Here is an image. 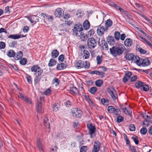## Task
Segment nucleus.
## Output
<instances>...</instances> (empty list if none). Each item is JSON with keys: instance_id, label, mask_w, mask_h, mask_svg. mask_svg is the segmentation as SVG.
I'll list each match as a JSON object with an SVG mask.
<instances>
[{"instance_id": "f257e3e1", "label": "nucleus", "mask_w": 152, "mask_h": 152, "mask_svg": "<svg viewBox=\"0 0 152 152\" xmlns=\"http://www.w3.org/2000/svg\"><path fill=\"white\" fill-rule=\"evenodd\" d=\"M110 53L115 57L121 55L125 50L123 45L120 44L118 47L113 46L110 48Z\"/></svg>"}, {"instance_id": "f03ea898", "label": "nucleus", "mask_w": 152, "mask_h": 152, "mask_svg": "<svg viewBox=\"0 0 152 152\" xmlns=\"http://www.w3.org/2000/svg\"><path fill=\"white\" fill-rule=\"evenodd\" d=\"M72 115L76 118H80L83 114V112L80 109L77 108H72L71 109Z\"/></svg>"}, {"instance_id": "7ed1b4c3", "label": "nucleus", "mask_w": 152, "mask_h": 152, "mask_svg": "<svg viewBox=\"0 0 152 152\" xmlns=\"http://www.w3.org/2000/svg\"><path fill=\"white\" fill-rule=\"evenodd\" d=\"M31 71L32 72H35L34 74L38 76H40L43 72V70L37 65L32 66L31 68Z\"/></svg>"}, {"instance_id": "20e7f679", "label": "nucleus", "mask_w": 152, "mask_h": 152, "mask_svg": "<svg viewBox=\"0 0 152 152\" xmlns=\"http://www.w3.org/2000/svg\"><path fill=\"white\" fill-rule=\"evenodd\" d=\"M83 30L82 25L80 24H76L72 29L73 32L75 34L77 37L79 36L80 34H81V33L83 32Z\"/></svg>"}, {"instance_id": "39448f33", "label": "nucleus", "mask_w": 152, "mask_h": 152, "mask_svg": "<svg viewBox=\"0 0 152 152\" xmlns=\"http://www.w3.org/2000/svg\"><path fill=\"white\" fill-rule=\"evenodd\" d=\"M87 127L89 131V134L90 137L92 138L95 137V131L96 128L95 126L93 125L91 123H89L87 124Z\"/></svg>"}, {"instance_id": "423d86ee", "label": "nucleus", "mask_w": 152, "mask_h": 152, "mask_svg": "<svg viewBox=\"0 0 152 152\" xmlns=\"http://www.w3.org/2000/svg\"><path fill=\"white\" fill-rule=\"evenodd\" d=\"M44 101V98L40 96L39 97V99L37 100L36 108L37 112L39 113H42L43 112V109L41 107V102Z\"/></svg>"}, {"instance_id": "0eeeda50", "label": "nucleus", "mask_w": 152, "mask_h": 152, "mask_svg": "<svg viewBox=\"0 0 152 152\" xmlns=\"http://www.w3.org/2000/svg\"><path fill=\"white\" fill-rule=\"evenodd\" d=\"M97 45V42L95 40L93 37H91L88 39L87 41V45L89 48L93 49Z\"/></svg>"}, {"instance_id": "6e6552de", "label": "nucleus", "mask_w": 152, "mask_h": 152, "mask_svg": "<svg viewBox=\"0 0 152 152\" xmlns=\"http://www.w3.org/2000/svg\"><path fill=\"white\" fill-rule=\"evenodd\" d=\"M108 30L107 28H104V26L101 25H100L98 26L97 29V32L99 36H102L104 34L105 31H107Z\"/></svg>"}, {"instance_id": "1a4fd4ad", "label": "nucleus", "mask_w": 152, "mask_h": 152, "mask_svg": "<svg viewBox=\"0 0 152 152\" xmlns=\"http://www.w3.org/2000/svg\"><path fill=\"white\" fill-rule=\"evenodd\" d=\"M108 92L113 100H115L118 99V95L115 91L114 89V88L112 87L109 89L108 90Z\"/></svg>"}, {"instance_id": "9d476101", "label": "nucleus", "mask_w": 152, "mask_h": 152, "mask_svg": "<svg viewBox=\"0 0 152 152\" xmlns=\"http://www.w3.org/2000/svg\"><path fill=\"white\" fill-rule=\"evenodd\" d=\"M18 97L21 99L24 100L26 103L29 104H31L32 101L31 99L26 97L22 93H19Z\"/></svg>"}, {"instance_id": "9b49d317", "label": "nucleus", "mask_w": 152, "mask_h": 152, "mask_svg": "<svg viewBox=\"0 0 152 152\" xmlns=\"http://www.w3.org/2000/svg\"><path fill=\"white\" fill-rule=\"evenodd\" d=\"M150 63V61L148 58H141V63L140 66L142 65L143 66H147L149 65Z\"/></svg>"}, {"instance_id": "f8f14e48", "label": "nucleus", "mask_w": 152, "mask_h": 152, "mask_svg": "<svg viewBox=\"0 0 152 152\" xmlns=\"http://www.w3.org/2000/svg\"><path fill=\"white\" fill-rule=\"evenodd\" d=\"M100 143L98 141H96L94 142V148L92 151V152H97L100 150Z\"/></svg>"}, {"instance_id": "ddd939ff", "label": "nucleus", "mask_w": 152, "mask_h": 152, "mask_svg": "<svg viewBox=\"0 0 152 152\" xmlns=\"http://www.w3.org/2000/svg\"><path fill=\"white\" fill-rule=\"evenodd\" d=\"M62 10L61 8H58L56 9L54 12V14L56 17H61L63 15Z\"/></svg>"}, {"instance_id": "4468645a", "label": "nucleus", "mask_w": 152, "mask_h": 152, "mask_svg": "<svg viewBox=\"0 0 152 152\" xmlns=\"http://www.w3.org/2000/svg\"><path fill=\"white\" fill-rule=\"evenodd\" d=\"M107 42L108 43L111 45H113L115 43V40L112 36H108L107 38Z\"/></svg>"}, {"instance_id": "2eb2a0df", "label": "nucleus", "mask_w": 152, "mask_h": 152, "mask_svg": "<svg viewBox=\"0 0 152 152\" xmlns=\"http://www.w3.org/2000/svg\"><path fill=\"white\" fill-rule=\"evenodd\" d=\"M37 144L38 148H39V151H40L44 152V150L43 149V145L42 143V141L40 139H38L37 140Z\"/></svg>"}, {"instance_id": "dca6fc26", "label": "nucleus", "mask_w": 152, "mask_h": 152, "mask_svg": "<svg viewBox=\"0 0 152 152\" xmlns=\"http://www.w3.org/2000/svg\"><path fill=\"white\" fill-rule=\"evenodd\" d=\"M142 117L145 119V121L143 122V125L148 126L149 125V124L147 122V121L148 120V119L149 118V116L145 114L142 115Z\"/></svg>"}, {"instance_id": "f3484780", "label": "nucleus", "mask_w": 152, "mask_h": 152, "mask_svg": "<svg viewBox=\"0 0 152 152\" xmlns=\"http://www.w3.org/2000/svg\"><path fill=\"white\" fill-rule=\"evenodd\" d=\"M84 66V63L81 60H79L77 61L75 64V66L77 69H81Z\"/></svg>"}, {"instance_id": "a211bd4d", "label": "nucleus", "mask_w": 152, "mask_h": 152, "mask_svg": "<svg viewBox=\"0 0 152 152\" xmlns=\"http://www.w3.org/2000/svg\"><path fill=\"white\" fill-rule=\"evenodd\" d=\"M132 40L130 38L126 39L124 41L125 45L127 47L131 46L132 44Z\"/></svg>"}, {"instance_id": "6ab92c4d", "label": "nucleus", "mask_w": 152, "mask_h": 152, "mask_svg": "<svg viewBox=\"0 0 152 152\" xmlns=\"http://www.w3.org/2000/svg\"><path fill=\"white\" fill-rule=\"evenodd\" d=\"M44 124L46 127L49 129L50 124L49 122L48 117L47 115H45L44 119Z\"/></svg>"}, {"instance_id": "aec40b11", "label": "nucleus", "mask_w": 152, "mask_h": 152, "mask_svg": "<svg viewBox=\"0 0 152 152\" xmlns=\"http://www.w3.org/2000/svg\"><path fill=\"white\" fill-rule=\"evenodd\" d=\"M101 42L102 43L101 46L102 49L104 50H107L108 49V47L107 45V43L105 42V41L104 39H102Z\"/></svg>"}, {"instance_id": "412c9836", "label": "nucleus", "mask_w": 152, "mask_h": 152, "mask_svg": "<svg viewBox=\"0 0 152 152\" xmlns=\"http://www.w3.org/2000/svg\"><path fill=\"white\" fill-rule=\"evenodd\" d=\"M66 67V64L61 63L60 64H58L56 66V69L58 70H61L65 69Z\"/></svg>"}, {"instance_id": "4be33fe9", "label": "nucleus", "mask_w": 152, "mask_h": 152, "mask_svg": "<svg viewBox=\"0 0 152 152\" xmlns=\"http://www.w3.org/2000/svg\"><path fill=\"white\" fill-rule=\"evenodd\" d=\"M134 57V55L133 53H128L126 54L125 58L127 60H132Z\"/></svg>"}, {"instance_id": "5701e85b", "label": "nucleus", "mask_w": 152, "mask_h": 152, "mask_svg": "<svg viewBox=\"0 0 152 152\" xmlns=\"http://www.w3.org/2000/svg\"><path fill=\"white\" fill-rule=\"evenodd\" d=\"M133 61L134 62L136 63L137 64L138 66H140V63H141V58H140L139 57L137 56H136L133 59Z\"/></svg>"}, {"instance_id": "b1692460", "label": "nucleus", "mask_w": 152, "mask_h": 152, "mask_svg": "<svg viewBox=\"0 0 152 152\" xmlns=\"http://www.w3.org/2000/svg\"><path fill=\"white\" fill-rule=\"evenodd\" d=\"M23 56V53L21 51L18 52L16 53L15 59L16 60H18L21 59Z\"/></svg>"}, {"instance_id": "393cba45", "label": "nucleus", "mask_w": 152, "mask_h": 152, "mask_svg": "<svg viewBox=\"0 0 152 152\" xmlns=\"http://www.w3.org/2000/svg\"><path fill=\"white\" fill-rule=\"evenodd\" d=\"M69 91L71 94H77L79 92L77 89L75 87H70Z\"/></svg>"}, {"instance_id": "a878e982", "label": "nucleus", "mask_w": 152, "mask_h": 152, "mask_svg": "<svg viewBox=\"0 0 152 152\" xmlns=\"http://www.w3.org/2000/svg\"><path fill=\"white\" fill-rule=\"evenodd\" d=\"M78 37H80L82 41H85L88 37L87 35H85L83 32L81 33V34H80V35Z\"/></svg>"}, {"instance_id": "bb28decb", "label": "nucleus", "mask_w": 152, "mask_h": 152, "mask_svg": "<svg viewBox=\"0 0 152 152\" xmlns=\"http://www.w3.org/2000/svg\"><path fill=\"white\" fill-rule=\"evenodd\" d=\"M136 49L139 51L140 53L144 54L147 53V51L146 50L143 49L140 47V46L137 45L136 46Z\"/></svg>"}, {"instance_id": "cd10ccee", "label": "nucleus", "mask_w": 152, "mask_h": 152, "mask_svg": "<svg viewBox=\"0 0 152 152\" xmlns=\"http://www.w3.org/2000/svg\"><path fill=\"white\" fill-rule=\"evenodd\" d=\"M59 52L57 50H53L51 52V56L52 57L55 58H56L59 55Z\"/></svg>"}, {"instance_id": "c85d7f7f", "label": "nucleus", "mask_w": 152, "mask_h": 152, "mask_svg": "<svg viewBox=\"0 0 152 152\" xmlns=\"http://www.w3.org/2000/svg\"><path fill=\"white\" fill-rule=\"evenodd\" d=\"M83 26L84 29L85 30H87L89 28L90 25L88 20H86L84 21L83 23Z\"/></svg>"}, {"instance_id": "c756f323", "label": "nucleus", "mask_w": 152, "mask_h": 152, "mask_svg": "<svg viewBox=\"0 0 152 152\" xmlns=\"http://www.w3.org/2000/svg\"><path fill=\"white\" fill-rule=\"evenodd\" d=\"M112 23L113 22L110 19L107 20L105 21V28H108V27H110L112 25Z\"/></svg>"}, {"instance_id": "7c9ffc66", "label": "nucleus", "mask_w": 152, "mask_h": 152, "mask_svg": "<svg viewBox=\"0 0 152 152\" xmlns=\"http://www.w3.org/2000/svg\"><path fill=\"white\" fill-rule=\"evenodd\" d=\"M15 55V51L12 50H10L7 52V55L9 57H14Z\"/></svg>"}, {"instance_id": "2f4dec72", "label": "nucleus", "mask_w": 152, "mask_h": 152, "mask_svg": "<svg viewBox=\"0 0 152 152\" xmlns=\"http://www.w3.org/2000/svg\"><path fill=\"white\" fill-rule=\"evenodd\" d=\"M97 90V88L96 87L91 88L89 91V92L92 94H94Z\"/></svg>"}, {"instance_id": "473e14b6", "label": "nucleus", "mask_w": 152, "mask_h": 152, "mask_svg": "<svg viewBox=\"0 0 152 152\" xmlns=\"http://www.w3.org/2000/svg\"><path fill=\"white\" fill-rule=\"evenodd\" d=\"M83 57L85 59L88 58L90 56L89 52L87 50H84L83 51Z\"/></svg>"}, {"instance_id": "72a5a7b5", "label": "nucleus", "mask_w": 152, "mask_h": 152, "mask_svg": "<svg viewBox=\"0 0 152 152\" xmlns=\"http://www.w3.org/2000/svg\"><path fill=\"white\" fill-rule=\"evenodd\" d=\"M20 36L17 34L10 35L8 37V38L13 39H18L20 38Z\"/></svg>"}, {"instance_id": "f704fd0d", "label": "nucleus", "mask_w": 152, "mask_h": 152, "mask_svg": "<svg viewBox=\"0 0 152 152\" xmlns=\"http://www.w3.org/2000/svg\"><path fill=\"white\" fill-rule=\"evenodd\" d=\"M107 110L108 113H113L114 111H115V109L114 106H110L108 107Z\"/></svg>"}, {"instance_id": "c9c22d12", "label": "nucleus", "mask_w": 152, "mask_h": 152, "mask_svg": "<svg viewBox=\"0 0 152 152\" xmlns=\"http://www.w3.org/2000/svg\"><path fill=\"white\" fill-rule=\"evenodd\" d=\"M56 61L55 59L52 58L50 59L48 63V66H52L55 65Z\"/></svg>"}, {"instance_id": "e433bc0d", "label": "nucleus", "mask_w": 152, "mask_h": 152, "mask_svg": "<svg viewBox=\"0 0 152 152\" xmlns=\"http://www.w3.org/2000/svg\"><path fill=\"white\" fill-rule=\"evenodd\" d=\"M103 82L102 80H98L95 82L96 85L98 87H101L103 84Z\"/></svg>"}, {"instance_id": "4c0bfd02", "label": "nucleus", "mask_w": 152, "mask_h": 152, "mask_svg": "<svg viewBox=\"0 0 152 152\" xmlns=\"http://www.w3.org/2000/svg\"><path fill=\"white\" fill-rule=\"evenodd\" d=\"M59 106L58 104L55 103L53 105V111L56 112L57 111L59 108Z\"/></svg>"}, {"instance_id": "58836bf2", "label": "nucleus", "mask_w": 152, "mask_h": 152, "mask_svg": "<svg viewBox=\"0 0 152 152\" xmlns=\"http://www.w3.org/2000/svg\"><path fill=\"white\" fill-rule=\"evenodd\" d=\"M101 102L103 105H108L109 103V101L107 99L103 98L101 99Z\"/></svg>"}, {"instance_id": "ea45409f", "label": "nucleus", "mask_w": 152, "mask_h": 152, "mask_svg": "<svg viewBox=\"0 0 152 152\" xmlns=\"http://www.w3.org/2000/svg\"><path fill=\"white\" fill-rule=\"evenodd\" d=\"M96 60L97 62V64H100L102 61V56H97L96 58Z\"/></svg>"}, {"instance_id": "a19ab883", "label": "nucleus", "mask_w": 152, "mask_h": 152, "mask_svg": "<svg viewBox=\"0 0 152 152\" xmlns=\"http://www.w3.org/2000/svg\"><path fill=\"white\" fill-rule=\"evenodd\" d=\"M147 129L145 127H143L141 128L140 130V132L143 135L145 134L147 132Z\"/></svg>"}, {"instance_id": "79ce46f5", "label": "nucleus", "mask_w": 152, "mask_h": 152, "mask_svg": "<svg viewBox=\"0 0 152 152\" xmlns=\"http://www.w3.org/2000/svg\"><path fill=\"white\" fill-rule=\"evenodd\" d=\"M120 33L118 31H116L114 33V37L117 40L119 39L120 37Z\"/></svg>"}, {"instance_id": "37998d69", "label": "nucleus", "mask_w": 152, "mask_h": 152, "mask_svg": "<svg viewBox=\"0 0 152 152\" xmlns=\"http://www.w3.org/2000/svg\"><path fill=\"white\" fill-rule=\"evenodd\" d=\"M123 110L124 113L127 115H131L132 112H130L128 110L127 108L125 107L123 108Z\"/></svg>"}, {"instance_id": "c03bdc74", "label": "nucleus", "mask_w": 152, "mask_h": 152, "mask_svg": "<svg viewBox=\"0 0 152 152\" xmlns=\"http://www.w3.org/2000/svg\"><path fill=\"white\" fill-rule=\"evenodd\" d=\"M143 84L144 83L142 82L141 81H139L136 83L135 85V86L136 88H142Z\"/></svg>"}, {"instance_id": "a18cd8bd", "label": "nucleus", "mask_w": 152, "mask_h": 152, "mask_svg": "<svg viewBox=\"0 0 152 152\" xmlns=\"http://www.w3.org/2000/svg\"><path fill=\"white\" fill-rule=\"evenodd\" d=\"M27 62V60L25 58H22L20 61V64L22 65H25Z\"/></svg>"}, {"instance_id": "49530a36", "label": "nucleus", "mask_w": 152, "mask_h": 152, "mask_svg": "<svg viewBox=\"0 0 152 152\" xmlns=\"http://www.w3.org/2000/svg\"><path fill=\"white\" fill-rule=\"evenodd\" d=\"M39 77L36 75L34 79V83L35 84H37L39 83L41 79V77Z\"/></svg>"}, {"instance_id": "de8ad7c7", "label": "nucleus", "mask_w": 152, "mask_h": 152, "mask_svg": "<svg viewBox=\"0 0 152 152\" xmlns=\"http://www.w3.org/2000/svg\"><path fill=\"white\" fill-rule=\"evenodd\" d=\"M132 140L134 142L136 145H137L139 143L138 138L137 137L135 136L132 137Z\"/></svg>"}, {"instance_id": "09e8293b", "label": "nucleus", "mask_w": 152, "mask_h": 152, "mask_svg": "<svg viewBox=\"0 0 152 152\" xmlns=\"http://www.w3.org/2000/svg\"><path fill=\"white\" fill-rule=\"evenodd\" d=\"M94 34V31L93 29H91L88 31L87 34L88 37L93 36Z\"/></svg>"}, {"instance_id": "8fccbe9b", "label": "nucleus", "mask_w": 152, "mask_h": 152, "mask_svg": "<svg viewBox=\"0 0 152 152\" xmlns=\"http://www.w3.org/2000/svg\"><path fill=\"white\" fill-rule=\"evenodd\" d=\"M26 76L28 83L29 84L31 83H32V80L31 76L28 74L26 75Z\"/></svg>"}, {"instance_id": "3c124183", "label": "nucleus", "mask_w": 152, "mask_h": 152, "mask_svg": "<svg viewBox=\"0 0 152 152\" xmlns=\"http://www.w3.org/2000/svg\"><path fill=\"white\" fill-rule=\"evenodd\" d=\"M83 14V11L81 10H79L77 11L76 15L77 16V17L80 18L81 17L82 15Z\"/></svg>"}, {"instance_id": "603ef678", "label": "nucleus", "mask_w": 152, "mask_h": 152, "mask_svg": "<svg viewBox=\"0 0 152 152\" xmlns=\"http://www.w3.org/2000/svg\"><path fill=\"white\" fill-rule=\"evenodd\" d=\"M116 120L117 122L120 123L124 120V118L121 115H119L117 117Z\"/></svg>"}, {"instance_id": "864d4df0", "label": "nucleus", "mask_w": 152, "mask_h": 152, "mask_svg": "<svg viewBox=\"0 0 152 152\" xmlns=\"http://www.w3.org/2000/svg\"><path fill=\"white\" fill-rule=\"evenodd\" d=\"M142 88L143 91H148L149 89V87L147 85L144 84Z\"/></svg>"}, {"instance_id": "5fc2aeb1", "label": "nucleus", "mask_w": 152, "mask_h": 152, "mask_svg": "<svg viewBox=\"0 0 152 152\" xmlns=\"http://www.w3.org/2000/svg\"><path fill=\"white\" fill-rule=\"evenodd\" d=\"M25 17L27 18L31 23H34V19L33 17V16L31 17L26 16Z\"/></svg>"}, {"instance_id": "6e6d98bb", "label": "nucleus", "mask_w": 152, "mask_h": 152, "mask_svg": "<svg viewBox=\"0 0 152 152\" xmlns=\"http://www.w3.org/2000/svg\"><path fill=\"white\" fill-rule=\"evenodd\" d=\"M59 80L57 78H55L53 80V83H56V86L58 85L59 84Z\"/></svg>"}, {"instance_id": "4d7b16f0", "label": "nucleus", "mask_w": 152, "mask_h": 152, "mask_svg": "<svg viewBox=\"0 0 152 152\" xmlns=\"http://www.w3.org/2000/svg\"><path fill=\"white\" fill-rule=\"evenodd\" d=\"M17 42L14 41L10 43L9 46L10 47H13L17 45Z\"/></svg>"}, {"instance_id": "13d9d810", "label": "nucleus", "mask_w": 152, "mask_h": 152, "mask_svg": "<svg viewBox=\"0 0 152 152\" xmlns=\"http://www.w3.org/2000/svg\"><path fill=\"white\" fill-rule=\"evenodd\" d=\"M87 150L86 146H83L80 149V152H86Z\"/></svg>"}, {"instance_id": "bf43d9fd", "label": "nucleus", "mask_w": 152, "mask_h": 152, "mask_svg": "<svg viewBox=\"0 0 152 152\" xmlns=\"http://www.w3.org/2000/svg\"><path fill=\"white\" fill-rule=\"evenodd\" d=\"M129 129L131 131H134L135 130V127L134 125L132 124H131L129 126Z\"/></svg>"}, {"instance_id": "052dcab7", "label": "nucleus", "mask_w": 152, "mask_h": 152, "mask_svg": "<svg viewBox=\"0 0 152 152\" xmlns=\"http://www.w3.org/2000/svg\"><path fill=\"white\" fill-rule=\"evenodd\" d=\"M121 113V111L119 109H115V111H114L113 113L114 114L117 115H119Z\"/></svg>"}, {"instance_id": "680f3d73", "label": "nucleus", "mask_w": 152, "mask_h": 152, "mask_svg": "<svg viewBox=\"0 0 152 152\" xmlns=\"http://www.w3.org/2000/svg\"><path fill=\"white\" fill-rule=\"evenodd\" d=\"M5 44L3 42H0V48L3 49L5 48Z\"/></svg>"}, {"instance_id": "e2e57ef3", "label": "nucleus", "mask_w": 152, "mask_h": 152, "mask_svg": "<svg viewBox=\"0 0 152 152\" xmlns=\"http://www.w3.org/2000/svg\"><path fill=\"white\" fill-rule=\"evenodd\" d=\"M44 93L46 95H48L51 93V91L50 89L48 88L44 92Z\"/></svg>"}, {"instance_id": "0e129e2a", "label": "nucleus", "mask_w": 152, "mask_h": 152, "mask_svg": "<svg viewBox=\"0 0 152 152\" xmlns=\"http://www.w3.org/2000/svg\"><path fill=\"white\" fill-rule=\"evenodd\" d=\"M84 67L86 69H88L90 67V64L87 61H86L85 63Z\"/></svg>"}, {"instance_id": "69168bd1", "label": "nucleus", "mask_w": 152, "mask_h": 152, "mask_svg": "<svg viewBox=\"0 0 152 152\" xmlns=\"http://www.w3.org/2000/svg\"><path fill=\"white\" fill-rule=\"evenodd\" d=\"M45 18L50 21H52L53 20V17L51 16L48 15V14L46 15Z\"/></svg>"}, {"instance_id": "338daca9", "label": "nucleus", "mask_w": 152, "mask_h": 152, "mask_svg": "<svg viewBox=\"0 0 152 152\" xmlns=\"http://www.w3.org/2000/svg\"><path fill=\"white\" fill-rule=\"evenodd\" d=\"M64 56L63 55H60L58 57V59L59 61L62 62L64 61Z\"/></svg>"}, {"instance_id": "774afa93", "label": "nucleus", "mask_w": 152, "mask_h": 152, "mask_svg": "<svg viewBox=\"0 0 152 152\" xmlns=\"http://www.w3.org/2000/svg\"><path fill=\"white\" fill-rule=\"evenodd\" d=\"M126 37V35L124 34H121L120 36V39L122 40H124Z\"/></svg>"}]
</instances>
